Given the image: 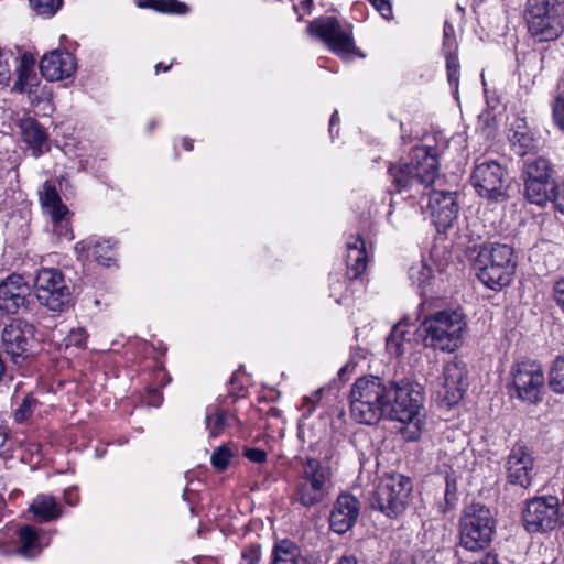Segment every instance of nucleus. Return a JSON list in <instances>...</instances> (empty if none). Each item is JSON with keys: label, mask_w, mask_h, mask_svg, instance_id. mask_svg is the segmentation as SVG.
I'll return each mask as SVG.
<instances>
[{"label": "nucleus", "mask_w": 564, "mask_h": 564, "mask_svg": "<svg viewBox=\"0 0 564 564\" xmlns=\"http://www.w3.org/2000/svg\"><path fill=\"white\" fill-rule=\"evenodd\" d=\"M271 564H311L306 554L293 541H276L271 553Z\"/></svg>", "instance_id": "26"}, {"label": "nucleus", "mask_w": 564, "mask_h": 564, "mask_svg": "<svg viewBox=\"0 0 564 564\" xmlns=\"http://www.w3.org/2000/svg\"><path fill=\"white\" fill-rule=\"evenodd\" d=\"M87 338V334L84 328H73L69 330V334L64 339L65 346H76L82 347L85 345Z\"/></svg>", "instance_id": "45"}, {"label": "nucleus", "mask_w": 564, "mask_h": 564, "mask_svg": "<svg viewBox=\"0 0 564 564\" xmlns=\"http://www.w3.org/2000/svg\"><path fill=\"white\" fill-rule=\"evenodd\" d=\"M473 269L485 286L501 290L510 284L514 274L513 249L506 243H486L479 248Z\"/></svg>", "instance_id": "2"}, {"label": "nucleus", "mask_w": 564, "mask_h": 564, "mask_svg": "<svg viewBox=\"0 0 564 564\" xmlns=\"http://www.w3.org/2000/svg\"><path fill=\"white\" fill-rule=\"evenodd\" d=\"M18 552L24 557H32L40 552L37 532L30 525L17 530Z\"/></svg>", "instance_id": "33"}, {"label": "nucleus", "mask_w": 564, "mask_h": 564, "mask_svg": "<svg viewBox=\"0 0 564 564\" xmlns=\"http://www.w3.org/2000/svg\"><path fill=\"white\" fill-rule=\"evenodd\" d=\"M35 343L34 327L24 319H13L3 328V347L18 366L23 365L33 356Z\"/></svg>", "instance_id": "12"}, {"label": "nucleus", "mask_w": 564, "mask_h": 564, "mask_svg": "<svg viewBox=\"0 0 564 564\" xmlns=\"http://www.w3.org/2000/svg\"><path fill=\"white\" fill-rule=\"evenodd\" d=\"M30 286L22 275L11 274L0 282V310L15 314L28 304Z\"/></svg>", "instance_id": "20"}, {"label": "nucleus", "mask_w": 564, "mask_h": 564, "mask_svg": "<svg viewBox=\"0 0 564 564\" xmlns=\"http://www.w3.org/2000/svg\"><path fill=\"white\" fill-rule=\"evenodd\" d=\"M117 241L99 237H88L75 245L78 259L93 258L99 264L109 267L115 259Z\"/></svg>", "instance_id": "24"}, {"label": "nucleus", "mask_w": 564, "mask_h": 564, "mask_svg": "<svg viewBox=\"0 0 564 564\" xmlns=\"http://www.w3.org/2000/svg\"><path fill=\"white\" fill-rule=\"evenodd\" d=\"M551 165L544 158H534L525 162V181L552 182Z\"/></svg>", "instance_id": "34"}, {"label": "nucleus", "mask_w": 564, "mask_h": 564, "mask_svg": "<svg viewBox=\"0 0 564 564\" xmlns=\"http://www.w3.org/2000/svg\"><path fill=\"white\" fill-rule=\"evenodd\" d=\"M171 68V65L164 67V72L169 70Z\"/></svg>", "instance_id": "62"}, {"label": "nucleus", "mask_w": 564, "mask_h": 564, "mask_svg": "<svg viewBox=\"0 0 564 564\" xmlns=\"http://www.w3.org/2000/svg\"><path fill=\"white\" fill-rule=\"evenodd\" d=\"M509 392L523 402L535 404L542 399L545 383L542 366L533 360L514 362L510 368Z\"/></svg>", "instance_id": "9"}, {"label": "nucleus", "mask_w": 564, "mask_h": 564, "mask_svg": "<svg viewBox=\"0 0 564 564\" xmlns=\"http://www.w3.org/2000/svg\"><path fill=\"white\" fill-rule=\"evenodd\" d=\"M410 285L423 297V254H419V259L412 262L406 270Z\"/></svg>", "instance_id": "38"}, {"label": "nucleus", "mask_w": 564, "mask_h": 564, "mask_svg": "<svg viewBox=\"0 0 564 564\" xmlns=\"http://www.w3.org/2000/svg\"><path fill=\"white\" fill-rule=\"evenodd\" d=\"M321 394H322V389H318L315 393H314V398H311V397H304L303 399V403H304V406H307V412L308 413H312L315 409V402L318 401L321 399Z\"/></svg>", "instance_id": "52"}, {"label": "nucleus", "mask_w": 564, "mask_h": 564, "mask_svg": "<svg viewBox=\"0 0 564 564\" xmlns=\"http://www.w3.org/2000/svg\"><path fill=\"white\" fill-rule=\"evenodd\" d=\"M556 185L553 182L524 181V195L535 205L543 206L546 202H553Z\"/></svg>", "instance_id": "32"}, {"label": "nucleus", "mask_w": 564, "mask_h": 564, "mask_svg": "<svg viewBox=\"0 0 564 564\" xmlns=\"http://www.w3.org/2000/svg\"><path fill=\"white\" fill-rule=\"evenodd\" d=\"M346 264L352 278H358L367 267L365 242L360 236L347 242Z\"/></svg>", "instance_id": "30"}, {"label": "nucleus", "mask_w": 564, "mask_h": 564, "mask_svg": "<svg viewBox=\"0 0 564 564\" xmlns=\"http://www.w3.org/2000/svg\"><path fill=\"white\" fill-rule=\"evenodd\" d=\"M467 328L465 315L458 310H444L425 316V339L434 349L454 352L464 340Z\"/></svg>", "instance_id": "4"}, {"label": "nucleus", "mask_w": 564, "mask_h": 564, "mask_svg": "<svg viewBox=\"0 0 564 564\" xmlns=\"http://www.w3.org/2000/svg\"><path fill=\"white\" fill-rule=\"evenodd\" d=\"M389 173L393 178L394 186L402 191L410 187L414 182L423 184V176L420 173V161L415 164L403 163L400 165H392Z\"/></svg>", "instance_id": "28"}, {"label": "nucleus", "mask_w": 564, "mask_h": 564, "mask_svg": "<svg viewBox=\"0 0 564 564\" xmlns=\"http://www.w3.org/2000/svg\"><path fill=\"white\" fill-rule=\"evenodd\" d=\"M553 203L558 212L564 214V182L556 185L553 195Z\"/></svg>", "instance_id": "50"}, {"label": "nucleus", "mask_w": 564, "mask_h": 564, "mask_svg": "<svg viewBox=\"0 0 564 564\" xmlns=\"http://www.w3.org/2000/svg\"><path fill=\"white\" fill-rule=\"evenodd\" d=\"M369 2L375 7V9L381 14L383 19L392 18V6L390 0H369Z\"/></svg>", "instance_id": "47"}, {"label": "nucleus", "mask_w": 564, "mask_h": 564, "mask_svg": "<svg viewBox=\"0 0 564 564\" xmlns=\"http://www.w3.org/2000/svg\"><path fill=\"white\" fill-rule=\"evenodd\" d=\"M12 54L0 48V84L6 85L11 78V65Z\"/></svg>", "instance_id": "44"}, {"label": "nucleus", "mask_w": 564, "mask_h": 564, "mask_svg": "<svg viewBox=\"0 0 564 564\" xmlns=\"http://www.w3.org/2000/svg\"><path fill=\"white\" fill-rule=\"evenodd\" d=\"M40 70L50 82L62 80L75 73L76 61L69 52L55 50L42 57Z\"/></svg>", "instance_id": "23"}, {"label": "nucleus", "mask_w": 564, "mask_h": 564, "mask_svg": "<svg viewBox=\"0 0 564 564\" xmlns=\"http://www.w3.org/2000/svg\"><path fill=\"white\" fill-rule=\"evenodd\" d=\"M245 456L253 463H263L267 459V453L261 448H246Z\"/></svg>", "instance_id": "48"}, {"label": "nucleus", "mask_w": 564, "mask_h": 564, "mask_svg": "<svg viewBox=\"0 0 564 564\" xmlns=\"http://www.w3.org/2000/svg\"><path fill=\"white\" fill-rule=\"evenodd\" d=\"M313 1H314V0H304V1L302 2V6H303V7H306V8H307V10L310 11V10H311V7L313 6Z\"/></svg>", "instance_id": "58"}, {"label": "nucleus", "mask_w": 564, "mask_h": 564, "mask_svg": "<svg viewBox=\"0 0 564 564\" xmlns=\"http://www.w3.org/2000/svg\"><path fill=\"white\" fill-rule=\"evenodd\" d=\"M507 170L495 160L477 162L470 175V183L476 193L488 200L507 199Z\"/></svg>", "instance_id": "11"}, {"label": "nucleus", "mask_w": 564, "mask_h": 564, "mask_svg": "<svg viewBox=\"0 0 564 564\" xmlns=\"http://www.w3.org/2000/svg\"><path fill=\"white\" fill-rule=\"evenodd\" d=\"M549 386L555 393H564V357H557L549 372Z\"/></svg>", "instance_id": "37"}, {"label": "nucleus", "mask_w": 564, "mask_h": 564, "mask_svg": "<svg viewBox=\"0 0 564 564\" xmlns=\"http://www.w3.org/2000/svg\"><path fill=\"white\" fill-rule=\"evenodd\" d=\"M40 200L43 210L51 218L50 230L56 235L58 239L72 240L74 235L69 223V210L67 206L63 204L53 183H44L43 189L40 192Z\"/></svg>", "instance_id": "14"}, {"label": "nucleus", "mask_w": 564, "mask_h": 564, "mask_svg": "<svg viewBox=\"0 0 564 564\" xmlns=\"http://www.w3.org/2000/svg\"><path fill=\"white\" fill-rule=\"evenodd\" d=\"M147 402L152 406H160L162 403V393L158 389H151L148 392Z\"/></svg>", "instance_id": "51"}, {"label": "nucleus", "mask_w": 564, "mask_h": 564, "mask_svg": "<svg viewBox=\"0 0 564 564\" xmlns=\"http://www.w3.org/2000/svg\"><path fill=\"white\" fill-rule=\"evenodd\" d=\"M183 147L186 151H191L193 149V144L191 140L185 139L183 141Z\"/></svg>", "instance_id": "57"}, {"label": "nucleus", "mask_w": 564, "mask_h": 564, "mask_svg": "<svg viewBox=\"0 0 564 564\" xmlns=\"http://www.w3.org/2000/svg\"><path fill=\"white\" fill-rule=\"evenodd\" d=\"M457 10L464 12V9L459 4H457Z\"/></svg>", "instance_id": "61"}, {"label": "nucleus", "mask_w": 564, "mask_h": 564, "mask_svg": "<svg viewBox=\"0 0 564 564\" xmlns=\"http://www.w3.org/2000/svg\"><path fill=\"white\" fill-rule=\"evenodd\" d=\"M307 32L325 43L341 59H348L351 55L364 57L355 45L351 30L344 28L335 17H322L311 21Z\"/></svg>", "instance_id": "8"}, {"label": "nucleus", "mask_w": 564, "mask_h": 564, "mask_svg": "<svg viewBox=\"0 0 564 564\" xmlns=\"http://www.w3.org/2000/svg\"><path fill=\"white\" fill-rule=\"evenodd\" d=\"M429 210L431 221L438 232L448 229L458 215L456 192L433 189L429 194Z\"/></svg>", "instance_id": "16"}, {"label": "nucleus", "mask_w": 564, "mask_h": 564, "mask_svg": "<svg viewBox=\"0 0 564 564\" xmlns=\"http://www.w3.org/2000/svg\"><path fill=\"white\" fill-rule=\"evenodd\" d=\"M236 420L235 415L226 410L209 406L206 410L205 426L209 437H217Z\"/></svg>", "instance_id": "31"}, {"label": "nucleus", "mask_w": 564, "mask_h": 564, "mask_svg": "<svg viewBox=\"0 0 564 564\" xmlns=\"http://www.w3.org/2000/svg\"><path fill=\"white\" fill-rule=\"evenodd\" d=\"M423 308V301L419 304L417 316L412 319L404 317L397 324L387 338V349L390 355L400 356L406 351H412L416 346L423 343V335L420 333L423 322L420 321V312Z\"/></svg>", "instance_id": "15"}, {"label": "nucleus", "mask_w": 564, "mask_h": 564, "mask_svg": "<svg viewBox=\"0 0 564 564\" xmlns=\"http://www.w3.org/2000/svg\"><path fill=\"white\" fill-rule=\"evenodd\" d=\"M359 512L360 502L355 496L350 494L339 495L330 511V529L337 534L348 532L357 522Z\"/></svg>", "instance_id": "21"}, {"label": "nucleus", "mask_w": 564, "mask_h": 564, "mask_svg": "<svg viewBox=\"0 0 564 564\" xmlns=\"http://www.w3.org/2000/svg\"><path fill=\"white\" fill-rule=\"evenodd\" d=\"M232 457L231 451L227 446L218 447L212 455V465L218 470H225Z\"/></svg>", "instance_id": "41"}, {"label": "nucleus", "mask_w": 564, "mask_h": 564, "mask_svg": "<svg viewBox=\"0 0 564 564\" xmlns=\"http://www.w3.org/2000/svg\"><path fill=\"white\" fill-rule=\"evenodd\" d=\"M448 148V140L443 129L431 123V133H425V185L442 184L444 176L440 174V160Z\"/></svg>", "instance_id": "18"}, {"label": "nucleus", "mask_w": 564, "mask_h": 564, "mask_svg": "<svg viewBox=\"0 0 564 564\" xmlns=\"http://www.w3.org/2000/svg\"><path fill=\"white\" fill-rule=\"evenodd\" d=\"M261 557L259 545H250L242 551L240 564H258Z\"/></svg>", "instance_id": "46"}, {"label": "nucleus", "mask_w": 564, "mask_h": 564, "mask_svg": "<svg viewBox=\"0 0 564 564\" xmlns=\"http://www.w3.org/2000/svg\"><path fill=\"white\" fill-rule=\"evenodd\" d=\"M162 65H163L162 63H158V64L155 65V69H156V72H159V70L161 69V66H162Z\"/></svg>", "instance_id": "60"}, {"label": "nucleus", "mask_w": 564, "mask_h": 564, "mask_svg": "<svg viewBox=\"0 0 564 564\" xmlns=\"http://www.w3.org/2000/svg\"><path fill=\"white\" fill-rule=\"evenodd\" d=\"M337 122H338V111L335 110L329 120V133L332 137H333L334 127Z\"/></svg>", "instance_id": "55"}, {"label": "nucleus", "mask_w": 564, "mask_h": 564, "mask_svg": "<svg viewBox=\"0 0 564 564\" xmlns=\"http://www.w3.org/2000/svg\"><path fill=\"white\" fill-rule=\"evenodd\" d=\"M332 470L318 459L305 457L296 479L293 499L304 508L315 507L325 501L332 490Z\"/></svg>", "instance_id": "3"}, {"label": "nucleus", "mask_w": 564, "mask_h": 564, "mask_svg": "<svg viewBox=\"0 0 564 564\" xmlns=\"http://www.w3.org/2000/svg\"><path fill=\"white\" fill-rule=\"evenodd\" d=\"M40 404V401L32 393L26 394L13 412L14 421L17 423L26 422L32 417Z\"/></svg>", "instance_id": "36"}, {"label": "nucleus", "mask_w": 564, "mask_h": 564, "mask_svg": "<svg viewBox=\"0 0 564 564\" xmlns=\"http://www.w3.org/2000/svg\"><path fill=\"white\" fill-rule=\"evenodd\" d=\"M460 545L468 551L486 549L492 539L495 520L491 511L481 503H471L459 523Z\"/></svg>", "instance_id": "7"}, {"label": "nucleus", "mask_w": 564, "mask_h": 564, "mask_svg": "<svg viewBox=\"0 0 564 564\" xmlns=\"http://www.w3.org/2000/svg\"><path fill=\"white\" fill-rule=\"evenodd\" d=\"M423 402L420 384L399 387L369 376L356 380L350 390V414L359 423L375 424L382 417L404 423V437L421 436L419 411Z\"/></svg>", "instance_id": "1"}, {"label": "nucleus", "mask_w": 564, "mask_h": 564, "mask_svg": "<svg viewBox=\"0 0 564 564\" xmlns=\"http://www.w3.org/2000/svg\"><path fill=\"white\" fill-rule=\"evenodd\" d=\"M34 286L37 301L50 311L62 313L70 306L72 291L58 269H41Z\"/></svg>", "instance_id": "10"}, {"label": "nucleus", "mask_w": 564, "mask_h": 564, "mask_svg": "<svg viewBox=\"0 0 564 564\" xmlns=\"http://www.w3.org/2000/svg\"><path fill=\"white\" fill-rule=\"evenodd\" d=\"M18 78L13 90L20 94H28L31 102H40L44 96V88H40V78L35 72V59L29 53L22 54L17 66Z\"/></svg>", "instance_id": "22"}, {"label": "nucleus", "mask_w": 564, "mask_h": 564, "mask_svg": "<svg viewBox=\"0 0 564 564\" xmlns=\"http://www.w3.org/2000/svg\"><path fill=\"white\" fill-rule=\"evenodd\" d=\"M446 57L447 79L452 87L457 89L459 77V62L456 52L444 53Z\"/></svg>", "instance_id": "40"}, {"label": "nucleus", "mask_w": 564, "mask_h": 564, "mask_svg": "<svg viewBox=\"0 0 564 564\" xmlns=\"http://www.w3.org/2000/svg\"><path fill=\"white\" fill-rule=\"evenodd\" d=\"M508 482L521 488L530 487L535 475L534 459L527 446L516 444L506 460Z\"/></svg>", "instance_id": "17"}, {"label": "nucleus", "mask_w": 564, "mask_h": 564, "mask_svg": "<svg viewBox=\"0 0 564 564\" xmlns=\"http://www.w3.org/2000/svg\"><path fill=\"white\" fill-rule=\"evenodd\" d=\"M456 50L457 42L455 36V29L453 24H451L448 21H445L443 29V52L451 53L456 52Z\"/></svg>", "instance_id": "42"}, {"label": "nucleus", "mask_w": 564, "mask_h": 564, "mask_svg": "<svg viewBox=\"0 0 564 564\" xmlns=\"http://www.w3.org/2000/svg\"><path fill=\"white\" fill-rule=\"evenodd\" d=\"M65 500L68 505L74 506L77 503L78 498L77 497L74 498V496H72V490H68L65 492Z\"/></svg>", "instance_id": "56"}, {"label": "nucleus", "mask_w": 564, "mask_h": 564, "mask_svg": "<svg viewBox=\"0 0 564 564\" xmlns=\"http://www.w3.org/2000/svg\"><path fill=\"white\" fill-rule=\"evenodd\" d=\"M34 11L44 17H53L62 7L63 0H30Z\"/></svg>", "instance_id": "39"}, {"label": "nucleus", "mask_w": 564, "mask_h": 564, "mask_svg": "<svg viewBox=\"0 0 564 564\" xmlns=\"http://www.w3.org/2000/svg\"><path fill=\"white\" fill-rule=\"evenodd\" d=\"M477 564H498V560L496 555L487 554L479 563Z\"/></svg>", "instance_id": "54"}, {"label": "nucleus", "mask_w": 564, "mask_h": 564, "mask_svg": "<svg viewBox=\"0 0 564 564\" xmlns=\"http://www.w3.org/2000/svg\"><path fill=\"white\" fill-rule=\"evenodd\" d=\"M346 369H347V366L340 368L338 376L341 377V375L346 371Z\"/></svg>", "instance_id": "59"}, {"label": "nucleus", "mask_w": 564, "mask_h": 564, "mask_svg": "<svg viewBox=\"0 0 564 564\" xmlns=\"http://www.w3.org/2000/svg\"><path fill=\"white\" fill-rule=\"evenodd\" d=\"M39 522H50L62 516V507L50 495H39L29 507Z\"/></svg>", "instance_id": "27"}, {"label": "nucleus", "mask_w": 564, "mask_h": 564, "mask_svg": "<svg viewBox=\"0 0 564 564\" xmlns=\"http://www.w3.org/2000/svg\"><path fill=\"white\" fill-rule=\"evenodd\" d=\"M9 448V429L0 419V454L6 453Z\"/></svg>", "instance_id": "49"}, {"label": "nucleus", "mask_w": 564, "mask_h": 564, "mask_svg": "<svg viewBox=\"0 0 564 564\" xmlns=\"http://www.w3.org/2000/svg\"><path fill=\"white\" fill-rule=\"evenodd\" d=\"M524 18L538 41L557 39L564 28L563 6L558 0H527Z\"/></svg>", "instance_id": "5"}, {"label": "nucleus", "mask_w": 564, "mask_h": 564, "mask_svg": "<svg viewBox=\"0 0 564 564\" xmlns=\"http://www.w3.org/2000/svg\"><path fill=\"white\" fill-rule=\"evenodd\" d=\"M412 481L410 478L392 474L382 477L369 497L371 509L378 510L389 518L401 514L410 499Z\"/></svg>", "instance_id": "6"}, {"label": "nucleus", "mask_w": 564, "mask_h": 564, "mask_svg": "<svg viewBox=\"0 0 564 564\" xmlns=\"http://www.w3.org/2000/svg\"><path fill=\"white\" fill-rule=\"evenodd\" d=\"M18 127L23 142L29 145L35 158L48 150V134L36 119L29 116L20 118Z\"/></svg>", "instance_id": "25"}, {"label": "nucleus", "mask_w": 564, "mask_h": 564, "mask_svg": "<svg viewBox=\"0 0 564 564\" xmlns=\"http://www.w3.org/2000/svg\"><path fill=\"white\" fill-rule=\"evenodd\" d=\"M509 141L518 155H524L534 148V139L530 133L527 121L523 118H516L509 131Z\"/></svg>", "instance_id": "29"}, {"label": "nucleus", "mask_w": 564, "mask_h": 564, "mask_svg": "<svg viewBox=\"0 0 564 564\" xmlns=\"http://www.w3.org/2000/svg\"><path fill=\"white\" fill-rule=\"evenodd\" d=\"M552 116L555 126L564 132V91L561 93L553 101Z\"/></svg>", "instance_id": "43"}, {"label": "nucleus", "mask_w": 564, "mask_h": 564, "mask_svg": "<svg viewBox=\"0 0 564 564\" xmlns=\"http://www.w3.org/2000/svg\"><path fill=\"white\" fill-rule=\"evenodd\" d=\"M528 532H547L556 528L560 519V502L555 496L531 499L522 513Z\"/></svg>", "instance_id": "13"}, {"label": "nucleus", "mask_w": 564, "mask_h": 564, "mask_svg": "<svg viewBox=\"0 0 564 564\" xmlns=\"http://www.w3.org/2000/svg\"><path fill=\"white\" fill-rule=\"evenodd\" d=\"M465 364L454 358L446 364L443 371V387L438 391V397L443 405L452 408L464 397L466 383Z\"/></svg>", "instance_id": "19"}, {"label": "nucleus", "mask_w": 564, "mask_h": 564, "mask_svg": "<svg viewBox=\"0 0 564 564\" xmlns=\"http://www.w3.org/2000/svg\"><path fill=\"white\" fill-rule=\"evenodd\" d=\"M140 8H151L162 13L184 14L188 11L187 6L178 0H135Z\"/></svg>", "instance_id": "35"}, {"label": "nucleus", "mask_w": 564, "mask_h": 564, "mask_svg": "<svg viewBox=\"0 0 564 564\" xmlns=\"http://www.w3.org/2000/svg\"><path fill=\"white\" fill-rule=\"evenodd\" d=\"M357 558L355 555H343L336 564H357Z\"/></svg>", "instance_id": "53"}]
</instances>
